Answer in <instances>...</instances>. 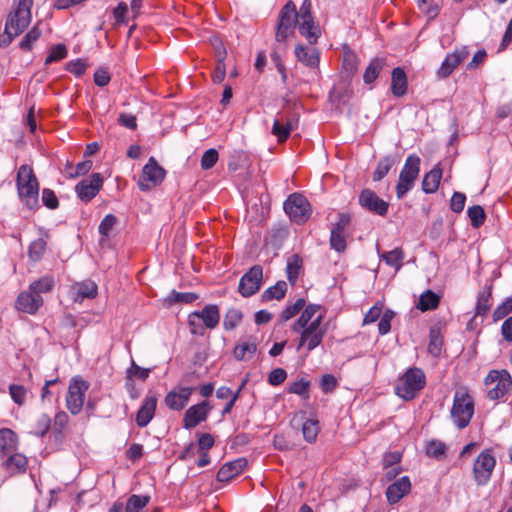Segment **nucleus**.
<instances>
[{"label": "nucleus", "mask_w": 512, "mask_h": 512, "mask_svg": "<svg viewBox=\"0 0 512 512\" xmlns=\"http://www.w3.org/2000/svg\"><path fill=\"white\" fill-rule=\"evenodd\" d=\"M287 293V283L285 281H278L275 285L267 288L261 295L263 302L271 300H282Z\"/></svg>", "instance_id": "39"}, {"label": "nucleus", "mask_w": 512, "mask_h": 512, "mask_svg": "<svg viewBox=\"0 0 512 512\" xmlns=\"http://www.w3.org/2000/svg\"><path fill=\"white\" fill-rule=\"evenodd\" d=\"M117 223V218L116 216L112 215V214H107L103 219L102 221L100 222L99 224V227H98V231L100 233V235L104 238V239H107L109 238L110 236V233L111 231L113 230L114 226L116 225Z\"/></svg>", "instance_id": "57"}, {"label": "nucleus", "mask_w": 512, "mask_h": 512, "mask_svg": "<svg viewBox=\"0 0 512 512\" xmlns=\"http://www.w3.org/2000/svg\"><path fill=\"white\" fill-rule=\"evenodd\" d=\"M310 385L309 380L300 379L290 383L287 391L288 393L301 396L304 400H308L310 398Z\"/></svg>", "instance_id": "50"}, {"label": "nucleus", "mask_w": 512, "mask_h": 512, "mask_svg": "<svg viewBox=\"0 0 512 512\" xmlns=\"http://www.w3.org/2000/svg\"><path fill=\"white\" fill-rule=\"evenodd\" d=\"M352 215L348 212H341L338 214V220L332 225L331 232L339 234H346L351 224Z\"/></svg>", "instance_id": "54"}, {"label": "nucleus", "mask_w": 512, "mask_h": 512, "mask_svg": "<svg viewBox=\"0 0 512 512\" xmlns=\"http://www.w3.org/2000/svg\"><path fill=\"white\" fill-rule=\"evenodd\" d=\"M219 159V153L216 149L210 148L204 152L201 158V168L209 170L213 168Z\"/></svg>", "instance_id": "60"}, {"label": "nucleus", "mask_w": 512, "mask_h": 512, "mask_svg": "<svg viewBox=\"0 0 512 512\" xmlns=\"http://www.w3.org/2000/svg\"><path fill=\"white\" fill-rule=\"evenodd\" d=\"M492 287H488L483 291H480L477 297V303L475 307L476 315L486 316L490 311L492 303Z\"/></svg>", "instance_id": "41"}, {"label": "nucleus", "mask_w": 512, "mask_h": 512, "mask_svg": "<svg viewBox=\"0 0 512 512\" xmlns=\"http://www.w3.org/2000/svg\"><path fill=\"white\" fill-rule=\"evenodd\" d=\"M496 463L492 448H485L478 454L472 465V478L478 487L488 485L492 479Z\"/></svg>", "instance_id": "8"}, {"label": "nucleus", "mask_w": 512, "mask_h": 512, "mask_svg": "<svg viewBox=\"0 0 512 512\" xmlns=\"http://www.w3.org/2000/svg\"><path fill=\"white\" fill-rule=\"evenodd\" d=\"M42 31L39 28V23L33 26L20 42V48L25 51H30L33 44L41 37Z\"/></svg>", "instance_id": "51"}, {"label": "nucleus", "mask_w": 512, "mask_h": 512, "mask_svg": "<svg viewBox=\"0 0 512 512\" xmlns=\"http://www.w3.org/2000/svg\"><path fill=\"white\" fill-rule=\"evenodd\" d=\"M166 175V171L151 157L143 167L139 180V187L142 191L150 190L160 184Z\"/></svg>", "instance_id": "16"}, {"label": "nucleus", "mask_w": 512, "mask_h": 512, "mask_svg": "<svg viewBox=\"0 0 512 512\" xmlns=\"http://www.w3.org/2000/svg\"><path fill=\"white\" fill-rule=\"evenodd\" d=\"M128 5L126 2L121 1L113 10V17L115 19L114 27H119L127 22Z\"/></svg>", "instance_id": "59"}, {"label": "nucleus", "mask_w": 512, "mask_h": 512, "mask_svg": "<svg viewBox=\"0 0 512 512\" xmlns=\"http://www.w3.org/2000/svg\"><path fill=\"white\" fill-rule=\"evenodd\" d=\"M55 286V280L52 275H45L38 280L33 281L29 288L35 294L41 295V293H48L53 290Z\"/></svg>", "instance_id": "44"}, {"label": "nucleus", "mask_w": 512, "mask_h": 512, "mask_svg": "<svg viewBox=\"0 0 512 512\" xmlns=\"http://www.w3.org/2000/svg\"><path fill=\"white\" fill-rule=\"evenodd\" d=\"M387 65V61L385 58L376 57L373 58L370 62L367 68L364 71L363 74V81L366 85L373 84L376 79L379 77L382 70Z\"/></svg>", "instance_id": "30"}, {"label": "nucleus", "mask_w": 512, "mask_h": 512, "mask_svg": "<svg viewBox=\"0 0 512 512\" xmlns=\"http://www.w3.org/2000/svg\"><path fill=\"white\" fill-rule=\"evenodd\" d=\"M247 467V460L245 458H238L233 461L223 464L217 472V480L219 482L227 483L245 471Z\"/></svg>", "instance_id": "23"}, {"label": "nucleus", "mask_w": 512, "mask_h": 512, "mask_svg": "<svg viewBox=\"0 0 512 512\" xmlns=\"http://www.w3.org/2000/svg\"><path fill=\"white\" fill-rule=\"evenodd\" d=\"M487 386V397L498 400L504 397L512 387V377L506 370H491L484 380Z\"/></svg>", "instance_id": "10"}, {"label": "nucleus", "mask_w": 512, "mask_h": 512, "mask_svg": "<svg viewBox=\"0 0 512 512\" xmlns=\"http://www.w3.org/2000/svg\"><path fill=\"white\" fill-rule=\"evenodd\" d=\"M88 389L89 383L81 376H75L70 380L66 395V407L72 415H78L82 411Z\"/></svg>", "instance_id": "12"}, {"label": "nucleus", "mask_w": 512, "mask_h": 512, "mask_svg": "<svg viewBox=\"0 0 512 512\" xmlns=\"http://www.w3.org/2000/svg\"><path fill=\"white\" fill-rule=\"evenodd\" d=\"M284 210L290 219L297 223H305L312 214V208L305 196L299 193L291 194L284 202Z\"/></svg>", "instance_id": "13"}, {"label": "nucleus", "mask_w": 512, "mask_h": 512, "mask_svg": "<svg viewBox=\"0 0 512 512\" xmlns=\"http://www.w3.org/2000/svg\"><path fill=\"white\" fill-rule=\"evenodd\" d=\"M226 50H223L221 53L218 54V60L214 67V70L211 74L212 80L214 83H221L226 76V65L224 63V60L226 58Z\"/></svg>", "instance_id": "53"}, {"label": "nucleus", "mask_w": 512, "mask_h": 512, "mask_svg": "<svg viewBox=\"0 0 512 512\" xmlns=\"http://www.w3.org/2000/svg\"><path fill=\"white\" fill-rule=\"evenodd\" d=\"M2 467L11 476L24 474L28 468V458L17 451L12 452L6 456L2 463Z\"/></svg>", "instance_id": "24"}, {"label": "nucleus", "mask_w": 512, "mask_h": 512, "mask_svg": "<svg viewBox=\"0 0 512 512\" xmlns=\"http://www.w3.org/2000/svg\"><path fill=\"white\" fill-rule=\"evenodd\" d=\"M426 386V375L418 367H411L398 377L395 384V394L406 400H413Z\"/></svg>", "instance_id": "6"}, {"label": "nucleus", "mask_w": 512, "mask_h": 512, "mask_svg": "<svg viewBox=\"0 0 512 512\" xmlns=\"http://www.w3.org/2000/svg\"><path fill=\"white\" fill-rule=\"evenodd\" d=\"M51 429V418L48 414H40L33 424L31 433L36 437H44Z\"/></svg>", "instance_id": "46"}, {"label": "nucleus", "mask_w": 512, "mask_h": 512, "mask_svg": "<svg viewBox=\"0 0 512 512\" xmlns=\"http://www.w3.org/2000/svg\"><path fill=\"white\" fill-rule=\"evenodd\" d=\"M443 347V336L439 326H433L429 332L428 352L433 356H439Z\"/></svg>", "instance_id": "40"}, {"label": "nucleus", "mask_w": 512, "mask_h": 512, "mask_svg": "<svg viewBox=\"0 0 512 512\" xmlns=\"http://www.w3.org/2000/svg\"><path fill=\"white\" fill-rule=\"evenodd\" d=\"M210 410L211 407L206 401L192 405L186 410L184 414L182 421L183 428L192 429L199 425L201 422L206 421Z\"/></svg>", "instance_id": "19"}, {"label": "nucleus", "mask_w": 512, "mask_h": 512, "mask_svg": "<svg viewBox=\"0 0 512 512\" xmlns=\"http://www.w3.org/2000/svg\"><path fill=\"white\" fill-rule=\"evenodd\" d=\"M33 0H15L14 8L8 14L4 34L7 38L2 39L5 45H8L12 40L19 36L30 24L32 19L31 9Z\"/></svg>", "instance_id": "3"}, {"label": "nucleus", "mask_w": 512, "mask_h": 512, "mask_svg": "<svg viewBox=\"0 0 512 512\" xmlns=\"http://www.w3.org/2000/svg\"><path fill=\"white\" fill-rule=\"evenodd\" d=\"M220 321V309L215 304L206 305L201 311L188 315V326L192 335H204L205 329H215Z\"/></svg>", "instance_id": "7"}, {"label": "nucleus", "mask_w": 512, "mask_h": 512, "mask_svg": "<svg viewBox=\"0 0 512 512\" xmlns=\"http://www.w3.org/2000/svg\"><path fill=\"white\" fill-rule=\"evenodd\" d=\"M419 10L427 16L428 19H434L439 14V7L433 4V0H417Z\"/></svg>", "instance_id": "58"}, {"label": "nucleus", "mask_w": 512, "mask_h": 512, "mask_svg": "<svg viewBox=\"0 0 512 512\" xmlns=\"http://www.w3.org/2000/svg\"><path fill=\"white\" fill-rule=\"evenodd\" d=\"M408 90L406 72L401 67H396L391 73V92L395 97H403Z\"/></svg>", "instance_id": "28"}, {"label": "nucleus", "mask_w": 512, "mask_h": 512, "mask_svg": "<svg viewBox=\"0 0 512 512\" xmlns=\"http://www.w3.org/2000/svg\"><path fill=\"white\" fill-rule=\"evenodd\" d=\"M48 238V233L44 232L42 237L35 239L30 243L28 247V257L31 261L38 262L43 258L47 250Z\"/></svg>", "instance_id": "31"}, {"label": "nucleus", "mask_w": 512, "mask_h": 512, "mask_svg": "<svg viewBox=\"0 0 512 512\" xmlns=\"http://www.w3.org/2000/svg\"><path fill=\"white\" fill-rule=\"evenodd\" d=\"M157 407V397L154 394L147 395L137 411L136 424L143 428L149 424L155 415Z\"/></svg>", "instance_id": "25"}, {"label": "nucleus", "mask_w": 512, "mask_h": 512, "mask_svg": "<svg viewBox=\"0 0 512 512\" xmlns=\"http://www.w3.org/2000/svg\"><path fill=\"white\" fill-rule=\"evenodd\" d=\"M306 306V301L303 298H299L296 302L288 304L280 313L279 318L282 322H286L303 311Z\"/></svg>", "instance_id": "47"}, {"label": "nucleus", "mask_w": 512, "mask_h": 512, "mask_svg": "<svg viewBox=\"0 0 512 512\" xmlns=\"http://www.w3.org/2000/svg\"><path fill=\"white\" fill-rule=\"evenodd\" d=\"M19 447V437L15 431L10 428L0 429V455L7 456L15 452Z\"/></svg>", "instance_id": "27"}, {"label": "nucleus", "mask_w": 512, "mask_h": 512, "mask_svg": "<svg viewBox=\"0 0 512 512\" xmlns=\"http://www.w3.org/2000/svg\"><path fill=\"white\" fill-rule=\"evenodd\" d=\"M69 421V416L65 411L60 410L55 414L52 430L56 441H63L65 437L64 433L68 428Z\"/></svg>", "instance_id": "33"}, {"label": "nucleus", "mask_w": 512, "mask_h": 512, "mask_svg": "<svg viewBox=\"0 0 512 512\" xmlns=\"http://www.w3.org/2000/svg\"><path fill=\"white\" fill-rule=\"evenodd\" d=\"M441 297L432 290H426L419 296L416 308L421 312L435 310L439 307Z\"/></svg>", "instance_id": "32"}, {"label": "nucleus", "mask_w": 512, "mask_h": 512, "mask_svg": "<svg viewBox=\"0 0 512 512\" xmlns=\"http://www.w3.org/2000/svg\"><path fill=\"white\" fill-rule=\"evenodd\" d=\"M358 64L359 59L354 52L348 51L344 53L343 68L346 72L351 75L355 74L358 69Z\"/></svg>", "instance_id": "62"}, {"label": "nucleus", "mask_w": 512, "mask_h": 512, "mask_svg": "<svg viewBox=\"0 0 512 512\" xmlns=\"http://www.w3.org/2000/svg\"><path fill=\"white\" fill-rule=\"evenodd\" d=\"M44 301L41 295L35 294L28 289V291L21 292L15 302L17 310L34 315L39 308L43 305Z\"/></svg>", "instance_id": "21"}, {"label": "nucleus", "mask_w": 512, "mask_h": 512, "mask_svg": "<svg viewBox=\"0 0 512 512\" xmlns=\"http://www.w3.org/2000/svg\"><path fill=\"white\" fill-rule=\"evenodd\" d=\"M359 205L379 216H386L389 209V203L380 198L373 190L371 189H363L359 195Z\"/></svg>", "instance_id": "18"}, {"label": "nucleus", "mask_w": 512, "mask_h": 512, "mask_svg": "<svg viewBox=\"0 0 512 512\" xmlns=\"http://www.w3.org/2000/svg\"><path fill=\"white\" fill-rule=\"evenodd\" d=\"M303 269V259L298 254H293L287 261V279L291 285L297 283L298 277Z\"/></svg>", "instance_id": "35"}, {"label": "nucleus", "mask_w": 512, "mask_h": 512, "mask_svg": "<svg viewBox=\"0 0 512 512\" xmlns=\"http://www.w3.org/2000/svg\"><path fill=\"white\" fill-rule=\"evenodd\" d=\"M475 402L467 387L458 388L453 397V404L450 412L451 419L455 426L462 430L466 428L474 415Z\"/></svg>", "instance_id": "5"}, {"label": "nucleus", "mask_w": 512, "mask_h": 512, "mask_svg": "<svg viewBox=\"0 0 512 512\" xmlns=\"http://www.w3.org/2000/svg\"><path fill=\"white\" fill-rule=\"evenodd\" d=\"M73 288L76 290L75 300L94 299L98 295V286L91 280L77 283Z\"/></svg>", "instance_id": "34"}, {"label": "nucleus", "mask_w": 512, "mask_h": 512, "mask_svg": "<svg viewBox=\"0 0 512 512\" xmlns=\"http://www.w3.org/2000/svg\"><path fill=\"white\" fill-rule=\"evenodd\" d=\"M88 64L85 59L78 58L66 63L65 69L76 77H82L87 70Z\"/></svg>", "instance_id": "56"}, {"label": "nucleus", "mask_w": 512, "mask_h": 512, "mask_svg": "<svg viewBox=\"0 0 512 512\" xmlns=\"http://www.w3.org/2000/svg\"><path fill=\"white\" fill-rule=\"evenodd\" d=\"M442 174L443 170L440 167V164L435 165L433 169L424 175L422 180V190L426 194L435 193L439 188Z\"/></svg>", "instance_id": "29"}, {"label": "nucleus", "mask_w": 512, "mask_h": 512, "mask_svg": "<svg viewBox=\"0 0 512 512\" xmlns=\"http://www.w3.org/2000/svg\"><path fill=\"white\" fill-rule=\"evenodd\" d=\"M512 312V296L507 298L493 312V320L499 321Z\"/></svg>", "instance_id": "64"}, {"label": "nucleus", "mask_w": 512, "mask_h": 512, "mask_svg": "<svg viewBox=\"0 0 512 512\" xmlns=\"http://www.w3.org/2000/svg\"><path fill=\"white\" fill-rule=\"evenodd\" d=\"M67 48L64 44H58L51 48L50 53L45 59V64L60 61L67 56Z\"/></svg>", "instance_id": "61"}, {"label": "nucleus", "mask_w": 512, "mask_h": 512, "mask_svg": "<svg viewBox=\"0 0 512 512\" xmlns=\"http://www.w3.org/2000/svg\"><path fill=\"white\" fill-rule=\"evenodd\" d=\"M420 164L421 159L416 154H411L406 158L396 185V195L398 199H402L414 186L419 176Z\"/></svg>", "instance_id": "9"}, {"label": "nucleus", "mask_w": 512, "mask_h": 512, "mask_svg": "<svg viewBox=\"0 0 512 512\" xmlns=\"http://www.w3.org/2000/svg\"><path fill=\"white\" fill-rule=\"evenodd\" d=\"M194 388L178 386L167 393L164 402L165 405L175 411H180L188 404Z\"/></svg>", "instance_id": "20"}, {"label": "nucleus", "mask_w": 512, "mask_h": 512, "mask_svg": "<svg viewBox=\"0 0 512 512\" xmlns=\"http://www.w3.org/2000/svg\"><path fill=\"white\" fill-rule=\"evenodd\" d=\"M326 310L318 304H308L299 318L293 323L292 331L300 333L297 349L305 348L308 352L317 348L327 332L324 324Z\"/></svg>", "instance_id": "2"}, {"label": "nucleus", "mask_w": 512, "mask_h": 512, "mask_svg": "<svg viewBox=\"0 0 512 512\" xmlns=\"http://www.w3.org/2000/svg\"><path fill=\"white\" fill-rule=\"evenodd\" d=\"M17 192L24 205L31 209L39 207V182L30 165H21L16 176Z\"/></svg>", "instance_id": "4"}, {"label": "nucleus", "mask_w": 512, "mask_h": 512, "mask_svg": "<svg viewBox=\"0 0 512 512\" xmlns=\"http://www.w3.org/2000/svg\"><path fill=\"white\" fill-rule=\"evenodd\" d=\"M295 56L299 62L311 69L318 68L320 63V52L315 47L298 44L295 47Z\"/></svg>", "instance_id": "26"}, {"label": "nucleus", "mask_w": 512, "mask_h": 512, "mask_svg": "<svg viewBox=\"0 0 512 512\" xmlns=\"http://www.w3.org/2000/svg\"><path fill=\"white\" fill-rule=\"evenodd\" d=\"M198 299V295L193 292L181 293L173 290L167 297L166 301L169 305L176 303H192Z\"/></svg>", "instance_id": "52"}, {"label": "nucleus", "mask_w": 512, "mask_h": 512, "mask_svg": "<svg viewBox=\"0 0 512 512\" xmlns=\"http://www.w3.org/2000/svg\"><path fill=\"white\" fill-rule=\"evenodd\" d=\"M243 320V313L240 309L230 308L226 311L223 318V328L226 331H232L236 329Z\"/></svg>", "instance_id": "42"}, {"label": "nucleus", "mask_w": 512, "mask_h": 512, "mask_svg": "<svg viewBox=\"0 0 512 512\" xmlns=\"http://www.w3.org/2000/svg\"><path fill=\"white\" fill-rule=\"evenodd\" d=\"M299 114L295 109L288 107L277 114L272 127V134L279 143H284L291 132L298 127Z\"/></svg>", "instance_id": "11"}, {"label": "nucleus", "mask_w": 512, "mask_h": 512, "mask_svg": "<svg viewBox=\"0 0 512 512\" xmlns=\"http://www.w3.org/2000/svg\"><path fill=\"white\" fill-rule=\"evenodd\" d=\"M470 55L466 46L458 47L453 52L448 53L443 60L441 66L437 70L439 79H447Z\"/></svg>", "instance_id": "17"}, {"label": "nucleus", "mask_w": 512, "mask_h": 512, "mask_svg": "<svg viewBox=\"0 0 512 512\" xmlns=\"http://www.w3.org/2000/svg\"><path fill=\"white\" fill-rule=\"evenodd\" d=\"M149 495H131L125 506V512H143V509L149 504Z\"/></svg>", "instance_id": "45"}, {"label": "nucleus", "mask_w": 512, "mask_h": 512, "mask_svg": "<svg viewBox=\"0 0 512 512\" xmlns=\"http://www.w3.org/2000/svg\"><path fill=\"white\" fill-rule=\"evenodd\" d=\"M468 216L471 221V225L474 228L482 226L486 220V214L484 209L479 205H474L468 208Z\"/></svg>", "instance_id": "55"}, {"label": "nucleus", "mask_w": 512, "mask_h": 512, "mask_svg": "<svg viewBox=\"0 0 512 512\" xmlns=\"http://www.w3.org/2000/svg\"><path fill=\"white\" fill-rule=\"evenodd\" d=\"M395 164V159L391 156H386L382 158L373 172V181L377 182L382 180L391 170V168Z\"/></svg>", "instance_id": "49"}, {"label": "nucleus", "mask_w": 512, "mask_h": 512, "mask_svg": "<svg viewBox=\"0 0 512 512\" xmlns=\"http://www.w3.org/2000/svg\"><path fill=\"white\" fill-rule=\"evenodd\" d=\"M404 257L405 253L401 247H397L391 251L380 254L381 260H383L388 266L393 267L396 271H399L403 266Z\"/></svg>", "instance_id": "38"}, {"label": "nucleus", "mask_w": 512, "mask_h": 512, "mask_svg": "<svg viewBox=\"0 0 512 512\" xmlns=\"http://www.w3.org/2000/svg\"><path fill=\"white\" fill-rule=\"evenodd\" d=\"M412 484L408 476H403L390 484L385 492L387 502L390 505L397 504L402 498L411 492Z\"/></svg>", "instance_id": "22"}, {"label": "nucleus", "mask_w": 512, "mask_h": 512, "mask_svg": "<svg viewBox=\"0 0 512 512\" xmlns=\"http://www.w3.org/2000/svg\"><path fill=\"white\" fill-rule=\"evenodd\" d=\"M263 284V268L261 265L252 266L240 279L238 292L242 297L255 295Z\"/></svg>", "instance_id": "14"}, {"label": "nucleus", "mask_w": 512, "mask_h": 512, "mask_svg": "<svg viewBox=\"0 0 512 512\" xmlns=\"http://www.w3.org/2000/svg\"><path fill=\"white\" fill-rule=\"evenodd\" d=\"M93 163L91 160H84L79 162L76 166L67 163L65 170L69 178H77L86 175L92 169Z\"/></svg>", "instance_id": "48"}, {"label": "nucleus", "mask_w": 512, "mask_h": 512, "mask_svg": "<svg viewBox=\"0 0 512 512\" xmlns=\"http://www.w3.org/2000/svg\"><path fill=\"white\" fill-rule=\"evenodd\" d=\"M104 179L100 173H93L75 186L78 198L85 203L91 202L103 187Z\"/></svg>", "instance_id": "15"}, {"label": "nucleus", "mask_w": 512, "mask_h": 512, "mask_svg": "<svg viewBox=\"0 0 512 512\" xmlns=\"http://www.w3.org/2000/svg\"><path fill=\"white\" fill-rule=\"evenodd\" d=\"M257 351V345L254 342H239L233 349V356L238 361L251 359Z\"/></svg>", "instance_id": "37"}, {"label": "nucleus", "mask_w": 512, "mask_h": 512, "mask_svg": "<svg viewBox=\"0 0 512 512\" xmlns=\"http://www.w3.org/2000/svg\"><path fill=\"white\" fill-rule=\"evenodd\" d=\"M320 432V424L317 419H307L302 424L303 438L308 443H315Z\"/></svg>", "instance_id": "43"}, {"label": "nucleus", "mask_w": 512, "mask_h": 512, "mask_svg": "<svg viewBox=\"0 0 512 512\" xmlns=\"http://www.w3.org/2000/svg\"><path fill=\"white\" fill-rule=\"evenodd\" d=\"M9 393L12 400L22 406L25 403L27 390L23 385L12 384L9 386Z\"/></svg>", "instance_id": "63"}, {"label": "nucleus", "mask_w": 512, "mask_h": 512, "mask_svg": "<svg viewBox=\"0 0 512 512\" xmlns=\"http://www.w3.org/2000/svg\"><path fill=\"white\" fill-rule=\"evenodd\" d=\"M296 26L299 33L307 39L310 45L317 43L321 36V29L314 21L312 15V4L310 0H305L299 12L295 3L290 0L280 10L276 26L275 39L277 42H285L294 35Z\"/></svg>", "instance_id": "1"}, {"label": "nucleus", "mask_w": 512, "mask_h": 512, "mask_svg": "<svg viewBox=\"0 0 512 512\" xmlns=\"http://www.w3.org/2000/svg\"><path fill=\"white\" fill-rule=\"evenodd\" d=\"M448 447L441 440L433 439L425 446L426 455L430 458L442 461L447 457Z\"/></svg>", "instance_id": "36"}]
</instances>
